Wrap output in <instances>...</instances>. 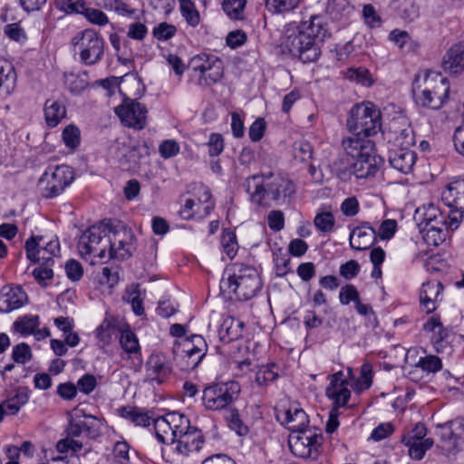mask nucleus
Returning a JSON list of instances; mask_svg holds the SVG:
<instances>
[{
  "label": "nucleus",
  "instance_id": "f257e3e1",
  "mask_svg": "<svg viewBox=\"0 0 464 464\" xmlns=\"http://www.w3.org/2000/svg\"><path fill=\"white\" fill-rule=\"evenodd\" d=\"M330 35L325 17L311 15L302 21L296 30H287L284 45L304 63H314L321 55L322 44Z\"/></svg>",
  "mask_w": 464,
  "mask_h": 464
},
{
  "label": "nucleus",
  "instance_id": "39448f33",
  "mask_svg": "<svg viewBox=\"0 0 464 464\" xmlns=\"http://www.w3.org/2000/svg\"><path fill=\"white\" fill-rule=\"evenodd\" d=\"M450 84L440 73L429 72L420 90H413L416 103L421 107L438 110L448 99Z\"/></svg>",
  "mask_w": 464,
  "mask_h": 464
},
{
  "label": "nucleus",
  "instance_id": "393cba45",
  "mask_svg": "<svg viewBox=\"0 0 464 464\" xmlns=\"http://www.w3.org/2000/svg\"><path fill=\"white\" fill-rule=\"evenodd\" d=\"M27 295L21 286L5 285L0 290V311L9 313L22 307Z\"/></svg>",
  "mask_w": 464,
  "mask_h": 464
},
{
  "label": "nucleus",
  "instance_id": "e2e57ef3",
  "mask_svg": "<svg viewBox=\"0 0 464 464\" xmlns=\"http://www.w3.org/2000/svg\"><path fill=\"white\" fill-rule=\"evenodd\" d=\"M427 429L423 423H417L411 430L404 434L401 438V442H418L425 441L427 438Z\"/></svg>",
  "mask_w": 464,
  "mask_h": 464
},
{
  "label": "nucleus",
  "instance_id": "f3484780",
  "mask_svg": "<svg viewBox=\"0 0 464 464\" xmlns=\"http://www.w3.org/2000/svg\"><path fill=\"white\" fill-rule=\"evenodd\" d=\"M147 112L145 105L130 99H125L121 105L115 108V113L121 121L136 130H142L145 127Z\"/></svg>",
  "mask_w": 464,
  "mask_h": 464
},
{
  "label": "nucleus",
  "instance_id": "2f4dec72",
  "mask_svg": "<svg viewBox=\"0 0 464 464\" xmlns=\"http://www.w3.org/2000/svg\"><path fill=\"white\" fill-rule=\"evenodd\" d=\"M16 84V72L13 65L6 62H0V98L10 95Z\"/></svg>",
  "mask_w": 464,
  "mask_h": 464
},
{
  "label": "nucleus",
  "instance_id": "052dcab7",
  "mask_svg": "<svg viewBox=\"0 0 464 464\" xmlns=\"http://www.w3.org/2000/svg\"><path fill=\"white\" fill-rule=\"evenodd\" d=\"M314 224L319 231L327 233L333 230L335 219L331 212H322L314 217Z\"/></svg>",
  "mask_w": 464,
  "mask_h": 464
},
{
  "label": "nucleus",
  "instance_id": "f704fd0d",
  "mask_svg": "<svg viewBox=\"0 0 464 464\" xmlns=\"http://www.w3.org/2000/svg\"><path fill=\"white\" fill-rule=\"evenodd\" d=\"M44 112L47 126L54 128L65 117L66 109L60 102L49 99L44 103Z\"/></svg>",
  "mask_w": 464,
  "mask_h": 464
},
{
  "label": "nucleus",
  "instance_id": "09e8293b",
  "mask_svg": "<svg viewBox=\"0 0 464 464\" xmlns=\"http://www.w3.org/2000/svg\"><path fill=\"white\" fill-rule=\"evenodd\" d=\"M39 325L38 315H24L14 323L15 329L22 334H33Z\"/></svg>",
  "mask_w": 464,
  "mask_h": 464
},
{
  "label": "nucleus",
  "instance_id": "864d4df0",
  "mask_svg": "<svg viewBox=\"0 0 464 464\" xmlns=\"http://www.w3.org/2000/svg\"><path fill=\"white\" fill-rule=\"evenodd\" d=\"M81 14L87 19V21L94 25L103 26L109 24L108 15L102 10L87 7H83Z\"/></svg>",
  "mask_w": 464,
  "mask_h": 464
},
{
  "label": "nucleus",
  "instance_id": "4be33fe9",
  "mask_svg": "<svg viewBox=\"0 0 464 464\" xmlns=\"http://www.w3.org/2000/svg\"><path fill=\"white\" fill-rule=\"evenodd\" d=\"M416 160L417 153L410 148L397 147L389 150L388 161L391 167L401 173H411Z\"/></svg>",
  "mask_w": 464,
  "mask_h": 464
},
{
  "label": "nucleus",
  "instance_id": "ea45409f",
  "mask_svg": "<svg viewBox=\"0 0 464 464\" xmlns=\"http://www.w3.org/2000/svg\"><path fill=\"white\" fill-rule=\"evenodd\" d=\"M300 0H266V9L272 14H285L298 7Z\"/></svg>",
  "mask_w": 464,
  "mask_h": 464
},
{
  "label": "nucleus",
  "instance_id": "bb28decb",
  "mask_svg": "<svg viewBox=\"0 0 464 464\" xmlns=\"http://www.w3.org/2000/svg\"><path fill=\"white\" fill-rule=\"evenodd\" d=\"M362 134H353L344 138L342 141L343 149L345 153L353 160L364 154L367 156L374 150V144Z\"/></svg>",
  "mask_w": 464,
  "mask_h": 464
},
{
  "label": "nucleus",
  "instance_id": "72a5a7b5",
  "mask_svg": "<svg viewBox=\"0 0 464 464\" xmlns=\"http://www.w3.org/2000/svg\"><path fill=\"white\" fill-rule=\"evenodd\" d=\"M416 217L420 220V225H424V227L432 225L447 224L441 211L432 204L418 208L416 210Z\"/></svg>",
  "mask_w": 464,
  "mask_h": 464
},
{
  "label": "nucleus",
  "instance_id": "bf43d9fd",
  "mask_svg": "<svg viewBox=\"0 0 464 464\" xmlns=\"http://www.w3.org/2000/svg\"><path fill=\"white\" fill-rule=\"evenodd\" d=\"M177 28L174 24L161 22L152 30V35L158 41H168L175 36Z\"/></svg>",
  "mask_w": 464,
  "mask_h": 464
},
{
  "label": "nucleus",
  "instance_id": "58836bf2",
  "mask_svg": "<svg viewBox=\"0 0 464 464\" xmlns=\"http://www.w3.org/2000/svg\"><path fill=\"white\" fill-rule=\"evenodd\" d=\"M423 239L429 246H438L446 239V225H432L423 227Z\"/></svg>",
  "mask_w": 464,
  "mask_h": 464
},
{
  "label": "nucleus",
  "instance_id": "603ef678",
  "mask_svg": "<svg viewBox=\"0 0 464 464\" xmlns=\"http://www.w3.org/2000/svg\"><path fill=\"white\" fill-rule=\"evenodd\" d=\"M195 199L206 216L214 208L215 204L210 190L203 185L197 188V198Z\"/></svg>",
  "mask_w": 464,
  "mask_h": 464
},
{
  "label": "nucleus",
  "instance_id": "79ce46f5",
  "mask_svg": "<svg viewBox=\"0 0 464 464\" xmlns=\"http://www.w3.org/2000/svg\"><path fill=\"white\" fill-rule=\"evenodd\" d=\"M278 378L277 366L275 363L262 365L256 372L255 382L258 387H266Z\"/></svg>",
  "mask_w": 464,
  "mask_h": 464
},
{
  "label": "nucleus",
  "instance_id": "473e14b6",
  "mask_svg": "<svg viewBox=\"0 0 464 464\" xmlns=\"http://www.w3.org/2000/svg\"><path fill=\"white\" fill-rule=\"evenodd\" d=\"M244 324L234 317L225 318L220 325L218 335L223 343H230L241 337Z\"/></svg>",
  "mask_w": 464,
  "mask_h": 464
},
{
  "label": "nucleus",
  "instance_id": "2eb2a0df",
  "mask_svg": "<svg viewBox=\"0 0 464 464\" xmlns=\"http://www.w3.org/2000/svg\"><path fill=\"white\" fill-rule=\"evenodd\" d=\"M352 370L348 368L347 376L342 371L328 376L329 385L325 390V394L333 401L334 408L345 407L350 400L351 390L348 378Z\"/></svg>",
  "mask_w": 464,
  "mask_h": 464
},
{
  "label": "nucleus",
  "instance_id": "aec40b11",
  "mask_svg": "<svg viewBox=\"0 0 464 464\" xmlns=\"http://www.w3.org/2000/svg\"><path fill=\"white\" fill-rule=\"evenodd\" d=\"M99 420L92 415H86L82 410H75L66 428L68 437L77 438L82 433L94 437L99 432Z\"/></svg>",
  "mask_w": 464,
  "mask_h": 464
},
{
  "label": "nucleus",
  "instance_id": "0e129e2a",
  "mask_svg": "<svg viewBox=\"0 0 464 464\" xmlns=\"http://www.w3.org/2000/svg\"><path fill=\"white\" fill-rule=\"evenodd\" d=\"M105 5L121 16L131 17L136 13L135 9L131 8L122 0H105Z\"/></svg>",
  "mask_w": 464,
  "mask_h": 464
},
{
  "label": "nucleus",
  "instance_id": "c85d7f7f",
  "mask_svg": "<svg viewBox=\"0 0 464 464\" xmlns=\"http://www.w3.org/2000/svg\"><path fill=\"white\" fill-rule=\"evenodd\" d=\"M171 368L166 358L160 354H151L146 362L147 377L161 383L170 374Z\"/></svg>",
  "mask_w": 464,
  "mask_h": 464
},
{
  "label": "nucleus",
  "instance_id": "0eeeda50",
  "mask_svg": "<svg viewBox=\"0 0 464 464\" xmlns=\"http://www.w3.org/2000/svg\"><path fill=\"white\" fill-rule=\"evenodd\" d=\"M73 179L72 168L67 165L48 167L39 179L37 188L44 198H53L62 194Z\"/></svg>",
  "mask_w": 464,
  "mask_h": 464
},
{
  "label": "nucleus",
  "instance_id": "774afa93",
  "mask_svg": "<svg viewBox=\"0 0 464 464\" xmlns=\"http://www.w3.org/2000/svg\"><path fill=\"white\" fill-rule=\"evenodd\" d=\"M13 360L21 364H24L32 358V353L29 345L24 343H19L13 348Z\"/></svg>",
  "mask_w": 464,
  "mask_h": 464
},
{
  "label": "nucleus",
  "instance_id": "6e6d98bb",
  "mask_svg": "<svg viewBox=\"0 0 464 464\" xmlns=\"http://www.w3.org/2000/svg\"><path fill=\"white\" fill-rule=\"evenodd\" d=\"M27 401L28 395L26 392H17L14 396L4 401L3 406H5L7 414L14 415Z\"/></svg>",
  "mask_w": 464,
  "mask_h": 464
},
{
  "label": "nucleus",
  "instance_id": "4d7b16f0",
  "mask_svg": "<svg viewBox=\"0 0 464 464\" xmlns=\"http://www.w3.org/2000/svg\"><path fill=\"white\" fill-rule=\"evenodd\" d=\"M372 383V366L366 362L361 367L360 377L355 382V390L361 392L363 390H367Z\"/></svg>",
  "mask_w": 464,
  "mask_h": 464
},
{
  "label": "nucleus",
  "instance_id": "a18cd8bd",
  "mask_svg": "<svg viewBox=\"0 0 464 464\" xmlns=\"http://www.w3.org/2000/svg\"><path fill=\"white\" fill-rule=\"evenodd\" d=\"M398 14L406 22H412L419 17V6L413 0H399Z\"/></svg>",
  "mask_w": 464,
  "mask_h": 464
},
{
  "label": "nucleus",
  "instance_id": "1a4fd4ad",
  "mask_svg": "<svg viewBox=\"0 0 464 464\" xmlns=\"http://www.w3.org/2000/svg\"><path fill=\"white\" fill-rule=\"evenodd\" d=\"M153 425L158 440L165 444H173L191 426L188 418L178 411H171L153 420Z\"/></svg>",
  "mask_w": 464,
  "mask_h": 464
},
{
  "label": "nucleus",
  "instance_id": "de8ad7c7",
  "mask_svg": "<svg viewBox=\"0 0 464 464\" xmlns=\"http://www.w3.org/2000/svg\"><path fill=\"white\" fill-rule=\"evenodd\" d=\"M179 215L183 219L188 220L194 218H204L206 215L197 203L195 198H186L184 204L179 210Z\"/></svg>",
  "mask_w": 464,
  "mask_h": 464
},
{
  "label": "nucleus",
  "instance_id": "680f3d73",
  "mask_svg": "<svg viewBox=\"0 0 464 464\" xmlns=\"http://www.w3.org/2000/svg\"><path fill=\"white\" fill-rule=\"evenodd\" d=\"M63 140L66 147L73 150L80 144V130L74 125H68L63 130Z\"/></svg>",
  "mask_w": 464,
  "mask_h": 464
},
{
  "label": "nucleus",
  "instance_id": "c9c22d12",
  "mask_svg": "<svg viewBox=\"0 0 464 464\" xmlns=\"http://www.w3.org/2000/svg\"><path fill=\"white\" fill-rule=\"evenodd\" d=\"M119 329L112 319L105 318L95 331V336L101 346L110 344L118 335Z\"/></svg>",
  "mask_w": 464,
  "mask_h": 464
},
{
  "label": "nucleus",
  "instance_id": "6ab92c4d",
  "mask_svg": "<svg viewBox=\"0 0 464 464\" xmlns=\"http://www.w3.org/2000/svg\"><path fill=\"white\" fill-rule=\"evenodd\" d=\"M276 419L292 433L307 430L309 423L308 415L297 403L276 409Z\"/></svg>",
  "mask_w": 464,
  "mask_h": 464
},
{
  "label": "nucleus",
  "instance_id": "7ed1b4c3",
  "mask_svg": "<svg viewBox=\"0 0 464 464\" xmlns=\"http://www.w3.org/2000/svg\"><path fill=\"white\" fill-rule=\"evenodd\" d=\"M262 285L258 271L253 266L243 263L229 265L220 282L223 292L233 294L240 301H247L256 296Z\"/></svg>",
  "mask_w": 464,
  "mask_h": 464
},
{
  "label": "nucleus",
  "instance_id": "20e7f679",
  "mask_svg": "<svg viewBox=\"0 0 464 464\" xmlns=\"http://www.w3.org/2000/svg\"><path fill=\"white\" fill-rule=\"evenodd\" d=\"M381 111L370 102L354 105L347 119V128L352 134L371 137L381 130Z\"/></svg>",
  "mask_w": 464,
  "mask_h": 464
},
{
  "label": "nucleus",
  "instance_id": "a211bd4d",
  "mask_svg": "<svg viewBox=\"0 0 464 464\" xmlns=\"http://www.w3.org/2000/svg\"><path fill=\"white\" fill-rule=\"evenodd\" d=\"M459 430H461V422L457 420L438 424L435 428V434L439 438L438 446L449 458L454 456L458 451Z\"/></svg>",
  "mask_w": 464,
  "mask_h": 464
},
{
  "label": "nucleus",
  "instance_id": "a19ab883",
  "mask_svg": "<svg viewBox=\"0 0 464 464\" xmlns=\"http://www.w3.org/2000/svg\"><path fill=\"white\" fill-rule=\"evenodd\" d=\"M120 415L139 426L150 425L151 419L147 412L133 407H122L119 410Z\"/></svg>",
  "mask_w": 464,
  "mask_h": 464
},
{
  "label": "nucleus",
  "instance_id": "f8f14e48",
  "mask_svg": "<svg viewBox=\"0 0 464 464\" xmlns=\"http://www.w3.org/2000/svg\"><path fill=\"white\" fill-rule=\"evenodd\" d=\"M134 236L130 229L121 223L109 228L107 240L110 242L107 253L108 259H126L131 256L134 250Z\"/></svg>",
  "mask_w": 464,
  "mask_h": 464
},
{
  "label": "nucleus",
  "instance_id": "f03ea898",
  "mask_svg": "<svg viewBox=\"0 0 464 464\" xmlns=\"http://www.w3.org/2000/svg\"><path fill=\"white\" fill-rule=\"evenodd\" d=\"M245 187L252 202L266 207L271 201L285 203L295 192V186L291 179L272 172L248 177Z\"/></svg>",
  "mask_w": 464,
  "mask_h": 464
},
{
  "label": "nucleus",
  "instance_id": "e433bc0d",
  "mask_svg": "<svg viewBox=\"0 0 464 464\" xmlns=\"http://www.w3.org/2000/svg\"><path fill=\"white\" fill-rule=\"evenodd\" d=\"M120 344L128 354V358L140 357V346L136 334L130 329L123 330L120 336Z\"/></svg>",
  "mask_w": 464,
  "mask_h": 464
},
{
  "label": "nucleus",
  "instance_id": "6e6552de",
  "mask_svg": "<svg viewBox=\"0 0 464 464\" xmlns=\"http://www.w3.org/2000/svg\"><path fill=\"white\" fill-rule=\"evenodd\" d=\"M173 352L180 357L182 370H193L207 354L208 344L202 335L192 334L180 342H175Z\"/></svg>",
  "mask_w": 464,
  "mask_h": 464
},
{
  "label": "nucleus",
  "instance_id": "8fccbe9b",
  "mask_svg": "<svg viewBox=\"0 0 464 464\" xmlns=\"http://www.w3.org/2000/svg\"><path fill=\"white\" fill-rule=\"evenodd\" d=\"M414 365L428 373L437 372L442 368L441 360L431 354L420 357Z\"/></svg>",
  "mask_w": 464,
  "mask_h": 464
},
{
  "label": "nucleus",
  "instance_id": "3c124183",
  "mask_svg": "<svg viewBox=\"0 0 464 464\" xmlns=\"http://www.w3.org/2000/svg\"><path fill=\"white\" fill-rule=\"evenodd\" d=\"M226 420L231 430H234L239 436H245L248 433V427L243 422L237 411L231 410L227 413Z\"/></svg>",
  "mask_w": 464,
  "mask_h": 464
},
{
  "label": "nucleus",
  "instance_id": "b1692460",
  "mask_svg": "<svg viewBox=\"0 0 464 464\" xmlns=\"http://www.w3.org/2000/svg\"><path fill=\"white\" fill-rule=\"evenodd\" d=\"M353 160L350 165V172L357 179L374 177L379 171L382 162V159L375 155L374 150L368 153L367 156L362 154Z\"/></svg>",
  "mask_w": 464,
  "mask_h": 464
},
{
  "label": "nucleus",
  "instance_id": "5fc2aeb1",
  "mask_svg": "<svg viewBox=\"0 0 464 464\" xmlns=\"http://www.w3.org/2000/svg\"><path fill=\"white\" fill-rule=\"evenodd\" d=\"M65 83L68 86V89L72 93H80L84 91L88 86V82L86 81V75L75 74L73 72L65 73Z\"/></svg>",
  "mask_w": 464,
  "mask_h": 464
},
{
  "label": "nucleus",
  "instance_id": "ddd939ff",
  "mask_svg": "<svg viewBox=\"0 0 464 464\" xmlns=\"http://www.w3.org/2000/svg\"><path fill=\"white\" fill-rule=\"evenodd\" d=\"M322 438L312 430L291 433L288 440L291 452L298 458L316 459Z\"/></svg>",
  "mask_w": 464,
  "mask_h": 464
},
{
  "label": "nucleus",
  "instance_id": "a878e982",
  "mask_svg": "<svg viewBox=\"0 0 464 464\" xmlns=\"http://www.w3.org/2000/svg\"><path fill=\"white\" fill-rule=\"evenodd\" d=\"M442 284L437 280L423 283L420 290V303L428 313L434 312L441 301Z\"/></svg>",
  "mask_w": 464,
  "mask_h": 464
},
{
  "label": "nucleus",
  "instance_id": "4468645a",
  "mask_svg": "<svg viewBox=\"0 0 464 464\" xmlns=\"http://www.w3.org/2000/svg\"><path fill=\"white\" fill-rule=\"evenodd\" d=\"M441 199L450 208V227L457 228L464 214V179L450 183L442 192Z\"/></svg>",
  "mask_w": 464,
  "mask_h": 464
},
{
  "label": "nucleus",
  "instance_id": "4c0bfd02",
  "mask_svg": "<svg viewBox=\"0 0 464 464\" xmlns=\"http://www.w3.org/2000/svg\"><path fill=\"white\" fill-rule=\"evenodd\" d=\"M179 4L180 14L188 25L193 28L197 27L201 22V17L194 2L192 0H179Z\"/></svg>",
  "mask_w": 464,
  "mask_h": 464
},
{
  "label": "nucleus",
  "instance_id": "37998d69",
  "mask_svg": "<svg viewBox=\"0 0 464 464\" xmlns=\"http://www.w3.org/2000/svg\"><path fill=\"white\" fill-rule=\"evenodd\" d=\"M222 251L229 259H233L238 251V243L236 233L231 229H224L220 239Z\"/></svg>",
  "mask_w": 464,
  "mask_h": 464
},
{
  "label": "nucleus",
  "instance_id": "423d86ee",
  "mask_svg": "<svg viewBox=\"0 0 464 464\" xmlns=\"http://www.w3.org/2000/svg\"><path fill=\"white\" fill-rule=\"evenodd\" d=\"M75 53L85 65L99 63L104 54V40L94 29L88 28L78 32L71 41Z\"/></svg>",
  "mask_w": 464,
  "mask_h": 464
},
{
  "label": "nucleus",
  "instance_id": "412c9836",
  "mask_svg": "<svg viewBox=\"0 0 464 464\" xmlns=\"http://www.w3.org/2000/svg\"><path fill=\"white\" fill-rule=\"evenodd\" d=\"M174 450L183 456L198 452L205 444V436L201 430L190 426L189 430L185 431L174 441Z\"/></svg>",
  "mask_w": 464,
  "mask_h": 464
},
{
  "label": "nucleus",
  "instance_id": "5701e85b",
  "mask_svg": "<svg viewBox=\"0 0 464 464\" xmlns=\"http://www.w3.org/2000/svg\"><path fill=\"white\" fill-rule=\"evenodd\" d=\"M423 328L425 331L431 333L430 342L437 353H443L450 351L449 332L443 327L439 317L431 316L429 318Z\"/></svg>",
  "mask_w": 464,
  "mask_h": 464
},
{
  "label": "nucleus",
  "instance_id": "c03bdc74",
  "mask_svg": "<svg viewBox=\"0 0 464 464\" xmlns=\"http://www.w3.org/2000/svg\"><path fill=\"white\" fill-rule=\"evenodd\" d=\"M246 0H224L222 9L225 14L233 20H243L245 18Z\"/></svg>",
  "mask_w": 464,
  "mask_h": 464
},
{
  "label": "nucleus",
  "instance_id": "7c9ffc66",
  "mask_svg": "<svg viewBox=\"0 0 464 464\" xmlns=\"http://www.w3.org/2000/svg\"><path fill=\"white\" fill-rule=\"evenodd\" d=\"M44 239L43 236H32L25 241L26 257L34 263L43 261L44 265H53L54 259L42 247Z\"/></svg>",
  "mask_w": 464,
  "mask_h": 464
},
{
  "label": "nucleus",
  "instance_id": "49530a36",
  "mask_svg": "<svg viewBox=\"0 0 464 464\" xmlns=\"http://www.w3.org/2000/svg\"><path fill=\"white\" fill-rule=\"evenodd\" d=\"M434 441L430 438H427L425 441L406 442L403 443L408 448L409 455L411 459H421L426 451L431 448Z\"/></svg>",
  "mask_w": 464,
  "mask_h": 464
},
{
  "label": "nucleus",
  "instance_id": "9b49d317",
  "mask_svg": "<svg viewBox=\"0 0 464 464\" xmlns=\"http://www.w3.org/2000/svg\"><path fill=\"white\" fill-rule=\"evenodd\" d=\"M239 392L240 386L237 382L216 383L204 389L202 402L208 411H220L228 407Z\"/></svg>",
  "mask_w": 464,
  "mask_h": 464
},
{
  "label": "nucleus",
  "instance_id": "9d476101",
  "mask_svg": "<svg viewBox=\"0 0 464 464\" xmlns=\"http://www.w3.org/2000/svg\"><path fill=\"white\" fill-rule=\"evenodd\" d=\"M109 245L105 230L99 227H92L81 236L78 250L83 259L94 264L95 258L102 260L107 257Z\"/></svg>",
  "mask_w": 464,
  "mask_h": 464
},
{
  "label": "nucleus",
  "instance_id": "c756f323",
  "mask_svg": "<svg viewBox=\"0 0 464 464\" xmlns=\"http://www.w3.org/2000/svg\"><path fill=\"white\" fill-rule=\"evenodd\" d=\"M376 231L368 224L355 227L350 234V246L355 250L369 249L374 243Z\"/></svg>",
  "mask_w": 464,
  "mask_h": 464
},
{
  "label": "nucleus",
  "instance_id": "dca6fc26",
  "mask_svg": "<svg viewBox=\"0 0 464 464\" xmlns=\"http://www.w3.org/2000/svg\"><path fill=\"white\" fill-rule=\"evenodd\" d=\"M191 63L193 70L200 73L207 84L215 83L223 77V62L216 55L201 53L193 57Z\"/></svg>",
  "mask_w": 464,
  "mask_h": 464
},
{
  "label": "nucleus",
  "instance_id": "69168bd1",
  "mask_svg": "<svg viewBox=\"0 0 464 464\" xmlns=\"http://www.w3.org/2000/svg\"><path fill=\"white\" fill-rule=\"evenodd\" d=\"M394 132L397 134L395 140L398 147L410 148L415 144L413 130L410 126L401 128L399 130H395Z\"/></svg>",
  "mask_w": 464,
  "mask_h": 464
},
{
  "label": "nucleus",
  "instance_id": "338daca9",
  "mask_svg": "<svg viewBox=\"0 0 464 464\" xmlns=\"http://www.w3.org/2000/svg\"><path fill=\"white\" fill-rule=\"evenodd\" d=\"M359 299V292L353 285H345L340 289L339 301L342 304L347 305L351 302L355 304Z\"/></svg>",
  "mask_w": 464,
  "mask_h": 464
},
{
  "label": "nucleus",
  "instance_id": "cd10ccee",
  "mask_svg": "<svg viewBox=\"0 0 464 464\" xmlns=\"http://www.w3.org/2000/svg\"><path fill=\"white\" fill-rule=\"evenodd\" d=\"M442 67L451 74L464 72V42L454 44L444 54Z\"/></svg>",
  "mask_w": 464,
  "mask_h": 464
},
{
  "label": "nucleus",
  "instance_id": "13d9d810",
  "mask_svg": "<svg viewBox=\"0 0 464 464\" xmlns=\"http://www.w3.org/2000/svg\"><path fill=\"white\" fill-rule=\"evenodd\" d=\"M126 301L131 304L132 311L136 315L144 314V307L138 285L130 286L127 291Z\"/></svg>",
  "mask_w": 464,
  "mask_h": 464
}]
</instances>
